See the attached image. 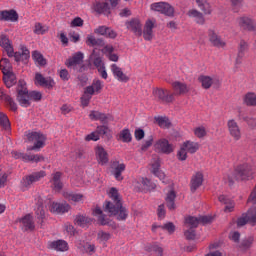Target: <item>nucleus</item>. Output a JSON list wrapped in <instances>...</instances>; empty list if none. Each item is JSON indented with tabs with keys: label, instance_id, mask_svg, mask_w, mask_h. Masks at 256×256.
<instances>
[{
	"label": "nucleus",
	"instance_id": "obj_44",
	"mask_svg": "<svg viewBox=\"0 0 256 256\" xmlns=\"http://www.w3.org/2000/svg\"><path fill=\"white\" fill-rule=\"evenodd\" d=\"M90 61H93L97 69L105 67V64L103 63V58L99 55V53L95 52V50L90 55Z\"/></svg>",
	"mask_w": 256,
	"mask_h": 256
},
{
	"label": "nucleus",
	"instance_id": "obj_15",
	"mask_svg": "<svg viewBox=\"0 0 256 256\" xmlns=\"http://www.w3.org/2000/svg\"><path fill=\"white\" fill-rule=\"evenodd\" d=\"M110 70L116 81H119L120 83L129 82V75L125 74V72H123V68L119 67L117 64H112L110 66Z\"/></svg>",
	"mask_w": 256,
	"mask_h": 256
},
{
	"label": "nucleus",
	"instance_id": "obj_8",
	"mask_svg": "<svg viewBox=\"0 0 256 256\" xmlns=\"http://www.w3.org/2000/svg\"><path fill=\"white\" fill-rule=\"evenodd\" d=\"M247 223H250V225L256 224V206L250 208L246 214L242 215L237 220L238 227H243L247 225Z\"/></svg>",
	"mask_w": 256,
	"mask_h": 256
},
{
	"label": "nucleus",
	"instance_id": "obj_32",
	"mask_svg": "<svg viewBox=\"0 0 256 256\" xmlns=\"http://www.w3.org/2000/svg\"><path fill=\"white\" fill-rule=\"evenodd\" d=\"M113 51H115V48L111 45H106L102 49V53L109 59V61L117 63V61H119V55L113 53Z\"/></svg>",
	"mask_w": 256,
	"mask_h": 256
},
{
	"label": "nucleus",
	"instance_id": "obj_25",
	"mask_svg": "<svg viewBox=\"0 0 256 256\" xmlns=\"http://www.w3.org/2000/svg\"><path fill=\"white\" fill-rule=\"evenodd\" d=\"M155 28V21L147 20L143 30V37L145 41H151L154 37L153 29Z\"/></svg>",
	"mask_w": 256,
	"mask_h": 256
},
{
	"label": "nucleus",
	"instance_id": "obj_45",
	"mask_svg": "<svg viewBox=\"0 0 256 256\" xmlns=\"http://www.w3.org/2000/svg\"><path fill=\"white\" fill-rule=\"evenodd\" d=\"M157 229H164V231H168V233L170 234L175 233V224H173L172 222H167L163 226H157V224H154L152 226V231L155 233Z\"/></svg>",
	"mask_w": 256,
	"mask_h": 256
},
{
	"label": "nucleus",
	"instance_id": "obj_36",
	"mask_svg": "<svg viewBox=\"0 0 256 256\" xmlns=\"http://www.w3.org/2000/svg\"><path fill=\"white\" fill-rule=\"evenodd\" d=\"M75 225L78 227H87L93 223V219L85 216V215H77L74 219Z\"/></svg>",
	"mask_w": 256,
	"mask_h": 256
},
{
	"label": "nucleus",
	"instance_id": "obj_21",
	"mask_svg": "<svg viewBox=\"0 0 256 256\" xmlns=\"http://www.w3.org/2000/svg\"><path fill=\"white\" fill-rule=\"evenodd\" d=\"M150 171L153 175H155V177H158V179H160L162 183H165V179L167 176L165 175V172L161 170V163L159 162V160H156L151 164Z\"/></svg>",
	"mask_w": 256,
	"mask_h": 256
},
{
	"label": "nucleus",
	"instance_id": "obj_41",
	"mask_svg": "<svg viewBox=\"0 0 256 256\" xmlns=\"http://www.w3.org/2000/svg\"><path fill=\"white\" fill-rule=\"evenodd\" d=\"M43 156L36 154V155H29V154H23L22 156V161H24V163H39L41 161H43Z\"/></svg>",
	"mask_w": 256,
	"mask_h": 256
},
{
	"label": "nucleus",
	"instance_id": "obj_53",
	"mask_svg": "<svg viewBox=\"0 0 256 256\" xmlns=\"http://www.w3.org/2000/svg\"><path fill=\"white\" fill-rule=\"evenodd\" d=\"M111 237H112L111 233L101 230L97 234V241L102 245H105V243H107V241H109Z\"/></svg>",
	"mask_w": 256,
	"mask_h": 256
},
{
	"label": "nucleus",
	"instance_id": "obj_2",
	"mask_svg": "<svg viewBox=\"0 0 256 256\" xmlns=\"http://www.w3.org/2000/svg\"><path fill=\"white\" fill-rule=\"evenodd\" d=\"M0 46L3 47L4 51L7 53L8 57H14L15 61H27L30 57L29 50L25 47H21V52H14L11 41L5 34L0 35Z\"/></svg>",
	"mask_w": 256,
	"mask_h": 256
},
{
	"label": "nucleus",
	"instance_id": "obj_39",
	"mask_svg": "<svg viewBox=\"0 0 256 256\" xmlns=\"http://www.w3.org/2000/svg\"><path fill=\"white\" fill-rule=\"evenodd\" d=\"M63 196L65 199H68V201H73L74 203H81L84 199V196L81 193L64 192Z\"/></svg>",
	"mask_w": 256,
	"mask_h": 256
},
{
	"label": "nucleus",
	"instance_id": "obj_14",
	"mask_svg": "<svg viewBox=\"0 0 256 256\" xmlns=\"http://www.w3.org/2000/svg\"><path fill=\"white\" fill-rule=\"evenodd\" d=\"M154 149L157 153H164V155H169L174 151L173 145L167 139L158 140L154 145Z\"/></svg>",
	"mask_w": 256,
	"mask_h": 256
},
{
	"label": "nucleus",
	"instance_id": "obj_37",
	"mask_svg": "<svg viewBox=\"0 0 256 256\" xmlns=\"http://www.w3.org/2000/svg\"><path fill=\"white\" fill-rule=\"evenodd\" d=\"M20 223L22 227H24L25 231L27 230H33L35 229V224L33 223V216L30 214L24 216L22 219H20Z\"/></svg>",
	"mask_w": 256,
	"mask_h": 256
},
{
	"label": "nucleus",
	"instance_id": "obj_13",
	"mask_svg": "<svg viewBox=\"0 0 256 256\" xmlns=\"http://www.w3.org/2000/svg\"><path fill=\"white\" fill-rule=\"evenodd\" d=\"M236 23L245 31H255L256 29L255 19L251 16H241L237 18Z\"/></svg>",
	"mask_w": 256,
	"mask_h": 256
},
{
	"label": "nucleus",
	"instance_id": "obj_63",
	"mask_svg": "<svg viewBox=\"0 0 256 256\" xmlns=\"http://www.w3.org/2000/svg\"><path fill=\"white\" fill-rule=\"evenodd\" d=\"M99 139L100 136L97 130L85 136V141H99Z\"/></svg>",
	"mask_w": 256,
	"mask_h": 256
},
{
	"label": "nucleus",
	"instance_id": "obj_4",
	"mask_svg": "<svg viewBox=\"0 0 256 256\" xmlns=\"http://www.w3.org/2000/svg\"><path fill=\"white\" fill-rule=\"evenodd\" d=\"M251 177V166L244 164L239 166L234 173L230 172L227 175L228 183H233V181H245V179H249Z\"/></svg>",
	"mask_w": 256,
	"mask_h": 256
},
{
	"label": "nucleus",
	"instance_id": "obj_27",
	"mask_svg": "<svg viewBox=\"0 0 256 256\" xmlns=\"http://www.w3.org/2000/svg\"><path fill=\"white\" fill-rule=\"evenodd\" d=\"M36 208L35 213L37 216V219H39L40 223H43V220L45 219V209H43V198L41 196H38L35 199Z\"/></svg>",
	"mask_w": 256,
	"mask_h": 256
},
{
	"label": "nucleus",
	"instance_id": "obj_54",
	"mask_svg": "<svg viewBox=\"0 0 256 256\" xmlns=\"http://www.w3.org/2000/svg\"><path fill=\"white\" fill-rule=\"evenodd\" d=\"M139 181L141 183V189H144L146 191H151L156 187L155 183H152L151 180L147 178H141Z\"/></svg>",
	"mask_w": 256,
	"mask_h": 256
},
{
	"label": "nucleus",
	"instance_id": "obj_61",
	"mask_svg": "<svg viewBox=\"0 0 256 256\" xmlns=\"http://www.w3.org/2000/svg\"><path fill=\"white\" fill-rule=\"evenodd\" d=\"M187 153L188 151L186 150V148L181 145L180 149L177 152V159L179 161H187Z\"/></svg>",
	"mask_w": 256,
	"mask_h": 256
},
{
	"label": "nucleus",
	"instance_id": "obj_57",
	"mask_svg": "<svg viewBox=\"0 0 256 256\" xmlns=\"http://www.w3.org/2000/svg\"><path fill=\"white\" fill-rule=\"evenodd\" d=\"M33 31L36 35H45L49 31V27L38 22L35 24Z\"/></svg>",
	"mask_w": 256,
	"mask_h": 256
},
{
	"label": "nucleus",
	"instance_id": "obj_17",
	"mask_svg": "<svg viewBox=\"0 0 256 256\" xmlns=\"http://www.w3.org/2000/svg\"><path fill=\"white\" fill-rule=\"evenodd\" d=\"M125 164L123 162L114 161L112 162L111 169L112 175L115 177L116 181H123V171H125Z\"/></svg>",
	"mask_w": 256,
	"mask_h": 256
},
{
	"label": "nucleus",
	"instance_id": "obj_35",
	"mask_svg": "<svg viewBox=\"0 0 256 256\" xmlns=\"http://www.w3.org/2000/svg\"><path fill=\"white\" fill-rule=\"evenodd\" d=\"M209 40L214 47H225V41H223L213 30L209 31Z\"/></svg>",
	"mask_w": 256,
	"mask_h": 256
},
{
	"label": "nucleus",
	"instance_id": "obj_56",
	"mask_svg": "<svg viewBox=\"0 0 256 256\" xmlns=\"http://www.w3.org/2000/svg\"><path fill=\"white\" fill-rule=\"evenodd\" d=\"M78 249H80L82 253H90V255L91 253H95V245L89 243L79 244Z\"/></svg>",
	"mask_w": 256,
	"mask_h": 256
},
{
	"label": "nucleus",
	"instance_id": "obj_23",
	"mask_svg": "<svg viewBox=\"0 0 256 256\" xmlns=\"http://www.w3.org/2000/svg\"><path fill=\"white\" fill-rule=\"evenodd\" d=\"M177 195L175 194V190L169 188L167 190L166 196H165V203L166 207L169 209V211H175L176 205H175V199Z\"/></svg>",
	"mask_w": 256,
	"mask_h": 256
},
{
	"label": "nucleus",
	"instance_id": "obj_19",
	"mask_svg": "<svg viewBox=\"0 0 256 256\" xmlns=\"http://www.w3.org/2000/svg\"><path fill=\"white\" fill-rule=\"evenodd\" d=\"M69 209H71V206L66 202L64 203L51 202L49 206V211H51V213H57V214L68 213Z\"/></svg>",
	"mask_w": 256,
	"mask_h": 256
},
{
	"label": "nucleus",
	"instance_id": "obj_20",
	"mask_svg": "<svg viewBox=\"0 0 256 256\" xmlns=\"http://www.w3.org/2000/svg\"><path fill=\"white\" fill-rule=\"evenodd\" d=\"M172 89L175 92V95H186L191 91V88L185 83L181 81H174L172 83Z\"/></svg>",
	"mask_w": 256,
	"mask_h": 256
},
{
	"label": "nucleus",
	"instance_id": "obj_29",
	"mask_svg": "<svg viewBox=\"0 0 256 256\" xmlns=\"http://www.w3.org/2000/svg\"><path fill=\"white\" fill-rule=\"evenodd\" d=\"M187 15L190 17V19H194L195 23L198 25H205V16H203V13H201L199 10L190 9L187 12Z\"/></svg>",
	"mask_w": 256,
	"mask_h": 256
},
{
	"label": "nucleus",
	"instance_id": "obj_30",
	"mask_svg": "<svg viewBox=\"0 0 256 256\" xmlns=\"http://www.w3.org/2000/svg\"><path fill=\"white\" fill-rule=\"evenodd\" d=\"M203 185V173L197 172L191 179V191L195 192Z\"/></svg>",
	"mask_w": 256,
	"mask_h": 256
},
{
	"label": "nucleus",
	"instance_id": "obj_16",
	"mask_svg": "<svg viewBox=\"0 0 256 256\" xmlns=\"http://www.w3.org/2000/svg\"><path fill=\"white\" fill-rule=\"evenodd\" d=\"M94 153L96 157V161H98L99 165H107L109 163V154L107 150L101 145H98L94 148Z\"/></svg>",
	"mask_w": 256,
	"mask_h": 256
},
{
	"label": "nucleus",
	"instance_id": "obj_59",
	"mask_svg": "<svg viewBox=\"0 0 256 256\" xmlns=\"http://www.w3.org/2000/svg\"><path fill=\"white\" fill-rule=\"evenodd\" d=\"M194 135L198 139H203V137L207 136V128H205V126H198L194 128Z\"/></svg>",
	"mask_w": 256,
	"mask_h": 256
},
{
	"label": "nucleus",
	"instance_id": "obj_12",
	"mask_svg": "<svg viewBox=\"0 0 256 256\" xmlns=\"http://www.w3.org/2000/svg\"><path fill=\"white\" fill-rule=\"evenodd\" d=\"M35 85L44 87L45 89H53L55 87V80L51 77H44L41 73L37 72L34 78Z\"/></svg>",
	"mask_w": 256,
	"mask_h": 256
},
{
	"label": "nucleus",
	"instance_id": "obj_48",
	"mask_svg": "<svg viewBox=\"0 0 256 256\" xmlns=\"http://www.w3.org/2000/svg\"><path fill=\"white\" fill-rule=\"evenodd\" d=\"M93 8L96 13H109V11H111V7H109L108 3L96 2Z\"/></svg>",
	"mask_w": 256,
	"mask_h": 256
},
{
	"label": "nucleus",
	"instance_id": "obj_24",
	"mask_svg": "<svg viewBox=\"0 0 256 256\" xmlns=\"http://www.w3.org/2000/svg\"><path fill=\"white\" fill-rule=\"evenodd\" d=\"M94 33L103 37H109V39H115L117 37V32L107 26H99L94 30Z\"/></svg>",
	"mask_w": 256,
	"mask_h": 256
},
{
	"label": "nucleus",
	"instance_id": "obj_11",
	"mask_svg": "<svg viewBox=\"0 0 256 256\" xmlns=\"http://www.w3.org/2000/svg\"><path fill=\"white\" fill-rule=\"evenodd\" d=\"M227 127L230 137H232L234 141H240L243 134L241 133V127H239L237 121L235 119L228 120Z\"/></svg>",
	"mask_w": 256,
	"mask_h": 256
},
{
	"label": "nucleus",
	"instance_id": "obj_33",
	"mask_svg": "<svg viewBox=\"0 0 256 256\" xmlns=\"http://www.w3.org/2000/svg\"><path fill=\"white\" fill-rule=\"evenodd\" d=\"M218 199H219L220 203H224L225 213H232V211H235V201L230 200L229 198H226L225 195L219 196Z\"/></svg>",
	"mask_w": 256,
	"mask_h": 256
},
{
	"label": "nucleus",
	"instance_id": "obj_64",
	"mask_svg": "<svg viewBox=\"0 0 256 256\" xmlns=\"http://www.w3.org/2000/svg\"><path fill=\"white\" fill-rule=\"evenodd\" d=\"M150 251L153 256H163V248L160 246H152Z\"/></svg>",
	"mask_w": 256,
	"mask_h": 256
},
{
	"label": "nucleus",
	"instance_id": "obj_62",
	"mask_svg": "<svg viewBox=\"0 0 256 256\" xmlns=\"http://www.w3.org/2000/svg\"><path fill=\"white\" fill-rule=\"evenodd\" d=\"M247 49H249V44H247V42H245L244 40H241L238 47L239 57H243V54L245 53V51H247Z\"/></svg>",
	"mask_w": 256,
	"mask_h": 256
},
{
	"label": "nucleus",
	"instance_id": "obj_26",
	"mask_svg": "<svg viewBox=\"0 0 256 256\" xmlns=\"http://www.w3.org/2000/svg\"><path fill=\"white\" fill-rule=\"evenodd\" d=\"M18 19L19 15L15 10L0 11V21H11L12 23H15Z\"/></svg>",
	"mask_w": 256,
	"mask_h": 256
},
{
	"label": "nucleus",
	"instance_id": "obj_52",
	"mask_svg": "<svg viewBox=\"0 0 256 256\" xmlns=\"http://www.w3.org/2000/svg\"><path fill=\"white\" fill-rule=\"evenodd\" d=\"M0 126L5 131L11 130V122H9V117H7V114L0 112Z\"/></svg>",
	"mask_w": 256,
	"mask_h": 256
},
{
	"label": "nucleus",
	"instance_id": "obj_49",
	"mask_svg": "<svg viewBox=\"0 0 256 256\" xmlns=\"http://www.w3.org/2000/svg\"><path fill=\"white\" fill-rule=\"evenodd\" d=\"M0 67L2 70L3 75L7 73H13V67L11 66V62H9V59L3 58L0 61Z\"/></svg>",
	"mask_w": 256,
	"mask_h": 256
},
{
	"label": "nucleus",
	"instance_id": "obj_51",
	"mask_svg": "<svg viewBox=\"0 0 256 256\" xmlns=\"http://www.w3.org/2000/svg\"><path fill=\"white\" fill-rule=\"evenodd\" d=\"M93 215L94 217H97L99 223H101V225H109V220L105 219V216L103 215V211L101 210V208L96 207L93 210Z\"/></svg>",
	"mask_w": 256,
	"mask_h": 256
},
{
	"label": "nucleus",
	"instance_id": "obj_31",
	"mask_svg": "<svg viewBox=\"0 0 256 256\" xmlns=\"http://www.w3.org/2000/svg\"><path fill=\"white\" fill-rule=\"evenodd\" d=\"M104 84L103 81L99 79L93 80L92 84L88 87H86L88 93H92L93 95L101 93L103 90Z\"/></svg>",
	"mask_w": 256,
	"mask_h": 256
},
{
	"label": "nucleus",
	"instance_id": "obj_28",
	"mask_svg": "<svg viewBox=\"0 0 256 256\" xmlns=\"http://www.w3.org/2000/svg\"><path fill=\"white\" fill-rule=\"evenodd\" d=\"M61 172H55L50 179V185L54 191H61L63 189V182H61Z\"/></svg>",
	"mask_w": 256,
	"mask_h": 256
},
{
	"label": "nucleus",
	"instance_id": "obj_50",
	"mask_svg": "<svg viewBox=\"0 0 256 256\" xmlns=\"http://www.w3.org/2000/svg\"><path fill=\"white\" fill-rule=\"evenodd\" d=\"M89 118L91 119V121H102V123H105V121H107V115L94 110L90 112Z\"/></svg>",
	"mask_w": 256,
	"mask_h": 256
},
{
	"label": "nucleus",
	"instance_id": "obj_1",
	"mask_svg": "<svg viewBox=\"0 0 256 256\" xmlns=\"http://www.w3.org/2000/svg\"><path fill=\"white\" fill-rule=\"evenodd\" d=\"M108 195L113 202H106L104 204V211L108 213L110 217L116 216L119 221H125L127 219V209L121 204V196L116 188H111L108 191Z\"/></svg>",
	"mask_w": 256,
	"mask_h": 256
},
{
	"label": "nucleus",
	"instance_id": "obj_60",
	"mask_svg": "<svg viewBox=\"0 0 256 256\" xmlns=\"http://www.w3.org/2000/svg\"><path fill=\"white\" fill-rule=\"evenodd\" d=\"M121 141H123V143H131V132L129 131V129H124L120 132L119 135Z\"/></svg>",
	"mask_w": 256,
	"mask_h": 256
},
{
	"label": "nucleus",
	"instance_id": "obj_40",
	"mask_svg": "<svg viewBox=\"0 0 256 256\" xmlns=\"http://www.w3.org/2000/svg\"><path fill=\"white\" fill-rule=\"evenodd\" d=\"M198 7L203 11L204 15H211L213 9H211V4L207 0H196Z\"/></svg>",
	"mask_w": 256,
	"mask_h": 256
},
{
	"label": "nucleus",
	"instance_id": "obj_46",
	"mask_svg": "<svg viewBox=\"0 0 256 256\" xmlns=\"http://www.w3.org/2000/svg\"><path fill=\"white\" fill-rule=\"evenodd\" d=\"M32 58L36 65H39L40 67H44V65H47V60H45L43 54H41L39 51H34L32 53Z\"/></svg>",
	"mask_w": 256,
	"mask_h": 256
},
{
	"label": "nucleus",
	"instance_id": "obj_18",
	"mask_svg": "<svg viewBox=\"0 0 256 256\" xmlns=\"http://www.w3.org/2000/svg\"><path fill=\"white\" fill-rule=\"evenodd\" d=\"M126 27L129 31H133L139 37L143 35V26L141 25V21L137 18L126 22Z\"/></svg>",
	"mask_w": 256,
	"mask_h": 256
},
{
	"label": "nucleus",
	"instance_id": "obj_38",
	"mask_svg": "<svg viewBox=\"0 0 256 256\" xmlns=\"http://www.w3.org/2000/svg\"><path fill=\"white\" fill-rule=\"evenodd\" d=\"M243 103L247 107H256V94L255 92H248L243 96Z\"/></svg>",
	"mask_w": 256,
	"mask_h": 256
},
{
	"label": "nucleus",
	"instance_id": "obj_9",
	"mask_svg": "<svg viewBox=\"0 0 256 256\" xmlns=\"http://www.w3.org/2000/svg\"><path fill=\"white\" fill-rule=\"evenodd\" d=\"M150 8L152 11H157L158 13H162L163 15H167L168 17H173L175 13V9H173L172 6L166 2L153 3L151 4Z\"/></svg>",
	"mask_w": 256,
	"mask_h": 256
},
{
	"label": "nucleus",
	"instance_id": "obj_43",
	"mask_svg": "<svg viewBox=\"0 0 256 256\" xmlns=\"http://www.w3.org/2000/svg\"><path fill=\"white\" fill-rule=\"evenodd\" d=\"M182 146L184 148H186L188 153H192V154L197 153V151H199V147H200L198 142H193V141H185V142H183Z\"/></svg>",
	"mask_w": 256,
	"mask_h": 256
},
{
	"label": "nucleus",
	"instance_id": "obj_58",
	"mask_svg": "<svg viewBox=\"0 0 256 256\" xmlns=\"http://www.w3.org/2000/svg\"><path fill=\"white\" fill-rule=\"evenodd\" d=\"M93 97V93L88 92L87 88L84 90V94L81 97V104L83 107H87L89 105V102L91 101Z\"/></svg>",
	"mask_w": 256,
	"mask_h": 256
},
{
	"label": "nucleus",
	"instance_id": "obj_7",
	"mask_svg": "<svg viewBox=\"0 0 256 256\" xmlns=\"http://www.w3.org/2000/svg\"><path fill=\"white\" fill-rule=\"evenodd\" d=\"M153 97L156 101H161L162 103H173L175 101V94H169L168 90L161 88L153 90Z\"/></svg>",
	"mask_w": 256,
	"mask_h": 256
},
{
	"label": "nucleus",
	"instance_id": "obj_3",
	"mask_svg": "<svg viewBox=\"0 0 256 256\" xmlns=\"http://www.w3.org/2000/svg\"><path fill=\"white\" fill-rule=\"evenodd\" d=\"M26 139L29 143H34L27 148V151H39L45 147V141H47V137L41 132H27Z\"/></svg>",
	"mask_w": 256,
	"mask_h": 256
},
{
	"label": "nucleus",
	"instance_id": "obj_22",
	"mask_svg": "<svg viewBox=\"0 0 256 256\" xmlns=\"http://www.w3.org/2000/svg\"><path fill=\"white\" fill-rule=\"evenodd\" d=\"M48 249L65 252L69 251V244L65 240H56L48 243Z\"/></svg>",
	"mask_w": 256,
	"mask_h": 256
},
{
	"label": "nucleus",
	"instance_id": "obj_10",
	"mask_svg": "<svg viewBox=\"0 0 256 256\" xmlns=\"http://www.w3.org/2000/svg\"><path fill=\"white\" fill-rule=\"evenodd\" d=\"M83 58H84L83 53L78 52L66 61V66L69 69H74L76 71H83Z\"/></svg>",
	"mask_w": 256,
	"mask_h": 256
},
{
	"label": "nucleus",
	"instance_id": "obj_55",
	"mask_svg": "<svg viewBox=\"0 0 256 256\" xmlns=\"http://www.w3.org/2000/svg\"><path fill=\"white\" fill-rule=\"evenodd\" d=\"M155 120L156 123H158L159 127H161L162 129H169V127H171V122L167 117L158 116L155 118Z\"/></svg>",
	"mask_w": 256,
	"mask_h": 256
},
{
	"label": "nucleus",
	"instance_id": "obj_42",
	"mask_svg": "<svg viewBox=\"0 0 256 256\" xmlns=\"http://www.w3.org/2000/svg\"><path fill=\"white\" fill-rule=\"evenodd\" d=\"M200 223V218L188 216L185 219V229H195Z\"/></svg>",
	"mask_w": 256,
	"mask_h": 256
},
{
	"label": "nucleus",
	"instance_id": "obj_34",
	"mask_svg": "<svg viewBox=\"0 0 256 256\" xmlns=\"http://www.w3.org/2000/svg\"><path fill=\"white\" fill-rule=\"evenodd\" d=\"M198 81L201 83L203 89H210L211 85L219 80L215 77L202 75L198 78Z\"/></svg>",
	"mask_w": 256,
	"mask_h": 256
},
{
	"label": "nucleus",
	"instance_id": "obj_47",
	"mask_svg": "<svg viewBox=\"0 0 256 256\" xmlns=\"http://www.w3.org/2000/svg\"><path fill=\"white\" fill-rule=\"evenodd\" d=\"M4 83L6 87H13L15 83H17V78L15 77V74L13 72H8L4 74Z\"/></svg>",
	"mask_w": 256,
	"mask_h": 256
},
{
	"label": "nucleus",
	"instance_id": "obj_6",
	"mask_svg": "<svg viewBox=\"0 0 256 256\" xmlns=\"http://www.w3.org/2000/svg\"><path fill=\"white\" fill-rule=\"evenodd\" d=\"M47 173L43 170L39 172H34L29 176H26L22 179L21 181V189L23 191H26V189L32 184V183H37V181H41L43 177H46Z\"/></svg>",
	"mask_w": 256,
	"mask_h": 256
},
{
	"label": "nucleus",
	"instance_id": "obj_5",
	"mask_svg": "<svg viewBox=\"0 0 256 256\" xmlns=\"http://www.w3.org/2000/svg\"><path fill=\"white\" fill-rule=\"evenodd\" d=\"M27 83L24 80H20L18 83V95L17 101L21 107H30L31 106V96L26 87Z\"/></svg>",
	"mask_w": 256,
	"mask_h": 256
}]
</instances>
